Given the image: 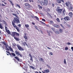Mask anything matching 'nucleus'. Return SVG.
Wrapping results in <instances>:
<instances>
[{
	"mask_svg": "<svg viewBox=\"0 0 73 73\" xmlns=\"http://www.w3.org/2000/svg\"><path fill=\"white\" fill-rule=\"evenodd\" d=\"M56 11L57 12V13L58 14H61L62 12V15L63 16L65 15V13H66V11L65 9L63 10V9H60V7H58L56 9Z\"/></svg>",
	"mask_w": 73,
	"mask_h": 73,
	"instance_id": "f257e3e1",
	"label": "nucleus"
},
{
	"mask_svg": "<svg viewBox=\"0 0 73 73\" xmlns=\"http://www.w3.org/2000/svg\"><path fill=\"white\" fill-rule=\"evenodd\" d=\"M2 21L4 23V24L5 25V30L6 32L8 34H9L10 35H11V32H10L9 30H8V28H7V27H6V26H7L8 25L7 23V22H6L4 20H3Z\"/></svg>",
	"mask_w": 73,
	"mask_h": 73,
	"instance_id": "f03ea898",
	"label": "nucleus"
},
{
	"mask_svg": "<svg viewBox=\"0 0 73 73\" xmlns=\"http://www.w3.org/2000/svg\"><path fill=\"white\" fill-rule=\"evenodd\" d=\"M24 5L26 7H26V9L28 10H30L32 8V6L28 3H25Z\"/></svg>",
	"mask_w": 73,
	"mask_h": 73,
	"instance_id": "7ed1b4c3",
	"label": "nucleus"
},
{
	"mask_svg": "<svg viewBox=\"0 0 73 73\" xmlns=\"http://www.w3.org/2000/svg\"><path fill=\"white\" fill-rule=\"evenodd\" d=\"M15 23H14L13 21H12V24L13 26L14 27V28H15V29L17 30V31L18 32H20V29L19 28V27L16 26V25L15 24Z\"/></svg>",
	"mask_w": 73,
	"mask_h": 73,
	"instance_id": "20e7f679",
	"label": "nucleus"
},
{
	"mask_svg": "<svg viewBox=\"0 0 73 73\" xmlns=\"http://www.w3.org/2000/svg\"><path fill=\"white\" fill-rule=\"evenodd\" d=\"M13 21L14 23H17V24L20 23V20H19V19L18 18L16 17L14 18Z\"/></svg>",
	"mask_w": 73,
	"mask_h": 73,
	"instance_id": "39448f33",
	"label": "nucleus"
},
{
	"mask_svg": "<svg viewBox=\"0 0 73 73\" xmlns=\"http://www.w3.org/2000/svg\"><path fill=\"white\" fill-rule=\"evenodd\" d=\"M41 4L42 5H48V0H44V2H41Z\"/></svg>",
	"mask_w": 73,
	"mask_h": 73,
	"instance_id": "423d86ee",
	"label": "nucleus"
},
{
	"mask_svg": "<svg viewBox=\"0 0 73 73\" xmlns=\"http://www.w3.org/2000/svg\"><path fill=\"white\" fill-rule=\"evenodd\" d=\"M15 52L17 56H20V57H22V54H21L20 53V52H19L17 50H16L15 51Z\"/></svg>",
	"mask_w": 73,
	"mask_h": 73,
	"instance_id": "0eeeda50",
	"label": "nucleus"
},
{
	"mask_svg": "<svg viewBox=\"0 0 73 73\" xmlns=\"http://www.w3.org/2000/svg\"><path fill=\"white\" fill-rule=\"evenodd\" d=\"M17 47L19 50H24V49L23 48H22L21 46H20L19 45H17Z\"/></svg>",
	"mask_w": 73,
	"mask_h": 73,
	"instance_id": "6e6552de",
	"label": "nucleus"
},
{
	"mask_svg": "<svg viewBox=\"0 0 73 73\" xmlns=\"http://www.w3.org/2000/svg\"><path fill=\"white\" fill-rule=\"evenodd\" d=\"M43 73H47L49 72V70L48 69H46L44 70V71H42Z\"/></svg>",
	"mask_w": 73,
	"mask_h": 73,
	"instance_id": "1a4fd4ad",
	"label": "nucleus"
},
{
	"mask_svg": "<svg viewBox=\"0 0 73 73\" xmlns=\"http://www.w3.org/2000/svg\"><path fill=\"white\" fill-rule=\"evenodd\" d=\"M29 56L30 57V61H31L32 62H33V57H32V55L30 54H29Z\"/></svg>",
	"mask_w": 73,
	"mask_h": 73,
	"instance_id": "9d476101",
	"label": "nucleus"
},
{
	"mask_svg": "<svg viewBox=\"0 0 73 73\" xmlns=\"http://www.w3.org/2000/svg\"><path fill=\"white\" fill-rule=\"evenodd\" d=\"M64 19L65 20H67V21H69L70 20V18L68 16H66L64 18Z\"/></svg>",
	"mask_w": 73,
	"mask_h": 73,
	"instance_id": "9b49d317",
	"label": "nucleus"
},
{
	"mask_svg": "<svg viewBox=\"0 0 73 73\" xmlns=\"http://www.w3.org/2000/svg\"><path fill=\"white\" fill-rule=\"evenodd\" d=\"M3 44L5 45V47L8 51H9V48H8L7 47H8V45H6V44H5V42H2Z\"/></svg>",
	"mask_w": 73,
	"mask_h": 73,
	"instance_id": "f8f14e48",
	"label": "nucleus"
},
{
	"mask_svg": "<svg viewBox=\"0 0 73 73\" xmlns=\"http://www.w3.org/2000/svg\"><path fill=\"white\" fill-rule=\"evenodd\" d=\"M15 33H16V32H12L11 33V35L12 37H15Z\"/></svg>",
	"mask_w": 73,
	"mask_h": 73,
	"instance_id": "ddd939ff",
	"label": "nucleus"
},
{
	"mask_svg": "<svg viewBox=\"0 0 73 73\" xmlns=\"http://www.w3.org/2000/svg\"><path fill=\"white\" fill-rule=\"evenodd\" d=\"M25 25L26 28L27 29H28V30H29V28H29V25L25 24Z\"/></svg>",
	"mask_w": 73,
	"mask_h": 73,
	"instance_id": "4468645a",
	"label": "nucleus"
},
{
	"mask_svg": "<svg viewBox=\"0 0 73 73\" xmlns=\"http://www.w3.org/2000/svg\"><path fill=\"white\" fill-rule=\"evenodd\" d=\"M25 35L23 36L24 38H25V39L27 40V39H28V37L27 36V34L25 33L24 34Z\"/></svg>",
	"mask_w": 73,
	"mask_h": 73,
	"instance_id": "2eb2a0df",
	"label": "nucleus"
},
{
	"mask_svg": "<svg viewBox=\"0 0 73 73\" xmlns=\"http://www.w3.org/2000/svg\"><path fill=\"white\" fill-rule=\"evenodd\" d=\"M39 61H41V62H44V59H43L41 58H40Z\"/></svg>",
	"mask_w": 73,
	"mask_h": 73,
	"instance_id": "dca6fc26",
	"label": "nucleus"
},
{
	"mask_svg": "<svg viewBox=\"0 0 73 73\" xmlns=\"http://www.w3.org/2000/svg\"><path fill=\"white\" fill-rule=\"evenodd\" d=\"M8 48L10 49V51H12V52H13V49L12 48L11 46H9Z\"/></svg>",
	"mask_w": 73,
	"mask_h": 73,
	"instance_id": "f3484780",
	"label": "nucleus"
},
{
	"mask_svg": "<svg viewBox=\"0 0 73 73\" xmlns=\"http://www.w3.org/2000/svg\"><path fill=\"white\" fill-rule=\"evenodd\" d=\"M10 56H16V54L13 53H10Z\"/></svg>",
	"mask_w": 73,
	"mask_h": 73,
	"instance_id": "a211bd4d",
	"label": "nucleus"
},
{
	"mask_svg": "<svg viewBox=\"0 0 73 73\" xmlns=\"http://www.w3.org/2000/svg\"><path fill=\"white\" fill-rule=\"evenodd\" d=\"M53 27H55V28H59V27H60L59 25H54Z\"/></svg>",
	"mask_w": 73,
	"mask_h": 73,
	"instance_id": "6ab92c4d",
	"label": "nucleus"
},
{
	"mask_svg": "<svg viewBox=\"0 0 73 73\" xmlns=\"http://www.w3.org/2000/svg\"><path fill=\"white\" fill-rule=\"evenodd\" d=\"M15 59H16L17 61H20V59H19V58H18L17 56H15Z\"/></svg>",
	"mask_w": 73,
	"mask_h": 73,
	"instance_id": "aec40b11",
	"label": "nucleus"
},
{
	"mask_svg": "<svg viewBox=\"0 0 73 73\" xmlns=\"http://www.w3.org/2000/svg\"><path fill=\"white\" fill-rule=\"evenodd\" d=\"M9 3H11L10 4H11L12 6H14V4L13 3V2L11 0H9Z\"/></svg>",
	"mask_w": 73,
	"mask_h": 73,
	"instance_id": "412c9836",
	"label": "nucleus"
},
{
	"mask_svg": "<svg viewBox=\"0 0 73 73\" xmlns=\"http://www.w3.org/2000/svg\"><path fill=\"white\" fill-rule=\"evenodd\" d=\"M70 4V3L66 2V6L67 7H69V5Z\"/></svg>",
	"mask_w": 73,
	"mask_h": 73,
	"instance_id": "4be33fe9",
	"label": "nucleus"
},
{
	"mask_svg": "<svg viewBox=\"0 0 73 73\" xmlns=\"http://www.w3.org/2000/svg\"><path fill=\"white\" fill-rule=\"evenodd\" d=\"M14 38L15 39V40H16V41H19V38H16L15 37H14Z\"/></svg>",
	"mask_w": 73,
	"mask_h": 73,
	"instance_id": "5701e85b",
	"label": "nucleus"
},
{
	"mask_svg": "<svg viewBox=\"0 0 73 73\" xmlns=\"http://www.w3.org/2000/svg\"><path fill=\"white\" fill-rule=\"evenodd\" d=\"M69 15L71 17H72V15H73V14H72V12H71L69 13Z\"/></svg>",
	"mask_w": 73,
	"mask_h": 73,
	"instance_id": "b1692460",
	"label": "nucleus"
},
{
	"mask_svg": "<svg viewBox=\"0 0 73 73\" xmlns=\"http://www.w3.org/2000/svg\"><path fill=\"white\" fill-rule=\"evenodd\" d=\"M52 31H53L54 32H55V29L54 28L52 27L51 28Z\"/></svg>",
	"mask_w": 73,
	"mask_h": 73,
	"instance_id": "393cba45",
	"label": "nucleus"
},
{
	"mask_svg": "<svg viewBox=\"0 0 73 73\" xmlns=\"http://www.w3.org/2000/svg\"><path fill=\"white\" fill-rule=\"evenodd\" d=\"M29 68H32V69H35V67H34L32 66H30V65H29Z\"/></svg>",
	"mask_w": 73,
	"mask_h": 73,
	"instance_id": "a878e982",
	"label": "nucleus"
},
{
	"mask_svg": "<svg viewBox=\"0 0 73 73\" xmlns=\"http://www.w3.org/2000/svg\"><path fill=\"white\" fill-rule=\"evenodd\" d=\"M59 31L60 33H62L63 32V31L62 30V29H60V30H59Z\"/></svg>",
	"mask_w": 73,
	"mask_h": 73,
	"instance_id": "bb28decb",
	"label": "nucleus"
},
{
	"mask_svg": "<svg viewBox=\"0 0 73 73\" xmlns=\"http://www.w3.org/2000/svg\"><path fill=\"white\" fill-rule=\"evenodd\" d=\"M12 15H14V16H16V17H17V18H18V17H19L18 16H17V14H15L14 13H13L12 14Z\"/></svg>",
	"mask_w": 73,
	"mask_h": 73,
	"instance_id": "cd10ccee",
	"label": "nucleus"
},
{
	"mask_svg": "<svg viewBox=\"0 0 73 73\" xmlns=\"http://www.w3.org/2000/svg\"><path fill=\"white\" fill-rule=\"evenodd\" d=\"M15 35H16V36H20L19 34L16 32H15Z\"/></svg>",
	"mask_w": 73,
	"mask_h": 73,
	"instance_id": "c85d7f7f",
	"label": "nucleus"
},
{
	"mask_svg": "<svg viewBox=\"0 0 73 73\" xmlns=\"http://www.w3.org/2000/svg\"><path fill=\"white\" fill-rule=\"evenodd\" d=\"M0 28L1 29H3V28L2 24H1V23H0Z\"/></svg>",
	"mask_w": 73,
	"mask_h": 73,
	"instance_id": "c756f323",
	"label": "nucleus"
},
{
	"mask_svg": "<svg viewBox=\"0 0 73 73\" xmlns=\"http://www.w3.org/2000/svg\"><path fill=\"white\" fill-rule=\"evenodd\" d=\"M56 20L58 23H60V19H59V18H57L56 19Z\"/></svg>",
	"mask_w": 73,
	"mask_h": 73,
	"instance_id": "7c9ffc66",
	"label": "nucleus"
},
{
	"mask_svg": "<svg viewBox=\"0 0 73 73\" xmlns=\"http://www.w3.org/2000/svg\"><path fill=\"white\" fill-rule=\"evenodd\" d=\"M54 33H55L56 34H57V35H58L59 34V32L58 31H55V32H54Z\"/></svg>",
	"mask_w": 73,
	"mask_h": 73,
	"instance_id": "2f4dec72",
	"label": "nucleus"
},
{
	"mask_svg": "<svg viewBox=\"0 0 73 73\" xmlns=\"http://www.w3.org/2000/svg\"><path fill=\"white\" fill-rule=\"evenodd\" d=\"M16 7H19V8H21L20 6V5H18V4H17L16 5Z\"/></svg>",
	"mask_w": 73,
	"mask_h": 73,
	"instance_id": "473e14b6",
	"label": "nucleus"
},
{
	"mask_svg": "<svg viewBox=\"0 0 73 73\" xmlns=\"http://www.w3.org/2000/svg\"><path fill=\"white\" fill-rule=\"evenodd\" d=\"M70 9H71V10H72V11H73V7L71 6H70Z\"/></svg>",
	"mask_w": 73,
	"mask_h": 73,
	"instance_id": "72a5a7b5",
	"label": "nucleus"
},
{
	"mask_svg": "<svg viewBox=\"0 0 73 73\" xmlns=\"http://www.w3.org/2000/svg\"><path fill=\"white\" fill-rule=\"evenodd\" d=\"M35 18L37 20H38V21H39V19L38 18V17L37 16L35 17Z\"/></svg>",
	"mask_w": 73,
	"mask_h": 73,
	"instance_id": "f704fd0d",
	"label": "nucleus"
},
{
	"mask_svg": "<svg viewBox=\"0 0 73 73\" xmlns=\"http://www.w3.org/2000/svg\"><path fill=\"white\" fill-rule=\"evenodd\" d=\"M48 15H49V16H50V18H51V19H52V18H53V17H52L51 16V15H50V14H49V13H48Z\"/></svg>",
	"mask_w": 73,
	"mask_h": 73,
	"instance_id": "c9c22d12",
	"label": "nucleus"
},
{
	"mask_svg": "<svg viewBox=\"0 0 73 73\" xmlns=\"http://www.w3.org/2000/svg\"><path fill=\"white\" fill-rule=\"evenodd\" d=\"M57 2L58 3H60V4L61 3V2L60 0H57Z\"/></svg>",
	"mask_w": 73,
	"mask_h": 73,
	"instance_id": "e433bc0d",
	"label": "nucleus"
},
{
	"mask_svg": "<svg viewBox=\"0 0 73 73\" xmlns=\"http://www.w3.org/2000/svg\"><path fill=\"white\" fill-rule=\"evenodd\" d=\"M64 64H66V59H64Z\"/></svg>",
	"mask_w": 73,
	"mask_h": 73,
	"instance_id": "4c0bfd02",
	"label": "nucleus"
},
{
	"mask_svg": "<svg viewBox=\"0 0 73 73\" xmlns=\"http://www.w3.org/2000/svg\"><path fill=\"white\" fill-rule=\"evenodd\" d=\"M47 33L48 34L49 36H50V32H49L47 31Z\"/></svg>",
	"mask_w": 73,
	"mask_h": 73,
	"instance_id": "58836bf2",
	"label": "nucleus"
},
{
	"mask_svg": "<svg viewBox=\"0 0 73 73\" xmlns=\"http://www.w3.org/2000/svg\"><path fill=\"white\" fill-rule=\"evenodd\" d=\"M60 26H61V27L62 28H63V29H64V26L63 25H62V24H60Z\"/></svg>",
	"mask_w": 73,
	"mask_h": 73,
	"instance_id": "ea45409f",
	"label": "nucleus"
},
{
	"mask_svg": "<svg viewBox=\"0 0 73 73\" xmlns=\"http://www.w3.org/2000/svg\"><path fill=\"white\" fill-rule=\"evenodd\" d=\"M40 23H42V24H44V25H45V23L42 22V21H40Z\"/></svg>",
	"mask_w": 73,
	"mask_h": 73,
	"instance_id": "a19ab883",
	"label": "nucleus"
},
{
	"mask_svg": "<svg viewBox=\"0 0 73 73\" xmlns=\"http://www.w3.org/2000/svg\"><path fill=\"white\" fill-rule=\"evenodd\" d=\"M0 5L1 6H5V5H4L3 4H1V3H0Z\"/></svg>",
	"mask_w": 73,
	"mask_h": 73,
	"instance_id": "79ce46f5",
	"label": "nucleus"
},
{
	"mask_svg": "<svg viewBox=\"0 0 73 73\" xmlns=\"http://www.w3.org/2000/svg\"><path fill=\"white\" fill-rule=\"evenodd\" d=\"M68 50V47H66L65 48V50Z\"/></svg>",
	"mask_w": 73,
	"mask_h": 73,
	"instance_id": "37998d69",
	"label": "nucleus"
},
{
	"mask_svg": "<svg viewBox=\"0 0 73 73\" xmlns=\"http://www.w3.org/2000/svg\"><path fill=\"white\" fill-rule=\"evenodd\" d=\"M35 28L37 30H38V28H37V27L36 26H35Z\"/></svg>",
	"mask_w": 73,
	"mask_h": 73,
	"instance_id": "c03bdc74",
	"label": "nucleus"
},
{
	"mask_svg": "<svg viewBox=\"0 0 73 73\" xmlns=\"http://www.w3.org/2000/svg\"><path fill=\"white\" fill-rule=\"evenodd\" d=\"M2 0L1 1L2 2V3H4V2H5V0Z\"/></svg>",
	"mask_w": 73,
	"mask_h": 73,
	"instance_id": "a18cd8bd",
	"label": "nucleus"
},
{
	"mask_svg": "<svg viewBox=\"0 0 73 73\" xmlns=\"http://www.w3.org/2000/svg\"><path fill=\"white\" fill-rule=\"evenodd\" d=\"M50 54H51V56H53V53H52V52H50Z\"/></svg>",
	"mask_w": 73,
	"mask_h": 73,
	"instance_id": "49530a36",
	"label": "nucleus"
},
{
	"mask_svg": "<svg viewBox=\"0 0 73 73\" xmlns=\"http://www.w3.org/2000/svg\"><path fill=\"white\" fill-rule=\"evenodd\" d=\"M47 67H48V68H50V66H49V65H48V64H47Z\"/></svg>",
	"mask_w": 73,
	"mask_h": 73,
	"instance_id": "de8ad7c7",
	"label": "nucleus"
},
{
	"mask_svg": "<svg viewBox=\"0 0 73 73\" xmlns=\"http://www.w3.org/2000/svg\"><path fill=\"white\" fill-rule=\"evenodd\" d=\"M18 27H21V24H19L18 25Z\"/></svg>",
	"mask_w": 73,
	"mask_h": 73,
	"instance_id": "09e8293b",
	"label": "nucleus"
},
{
	"mask_svg": "<svg viewBox=\"0 0 73 73\" xmlns=\"http://www.w3.org/2000/svg\"><path fill=\"white\" fill-rule=\"evenodd\" d=\"M6 52L7 53H8L9 54V55H10V54H11V53H10V52H9V51H6Z\"/></svg>",
	"mask_w": 73,
	"mask_h": 73,
	"instance_id": "8fccbe9b",
	"label": "nucleus"
},
{
	"mask_svg": "<svg viewBox=\"0 0 73 73\" xmlns=\"http://www.w3.org/2000/svg\"><path fill=\"white\" fill-rule=\"evenodd\" d=\"M42 20L43 21H45V19H42Z\"/></svg>",
	"mask_w": 73,
	"mask_h": 73,
	"instance_id": "3c124183",
	"label": "nucleus"
},
{
	"mask_svg": "<svg viewBox=\"0 0 73 73\" xmlns=\"http://www.w3.org/2000/svg\"><path fill=\"white\" fill-rule=\"evenodd\" d=\"M13 46H16V44H13Z\"/></svg>",
	"mask_w": 73,
	"mask_h": 73,
	"instance_id": "603ef678",
	"label": "nucleus"
},
{
	"mask_svg": "<svg viewBox=\"0 0 73 73\" xmlns=\"http://www.w3.org/2000/svg\"><path fill=\"white\" fill-rule=\"evenodd\" d=\"M50 23L51 24H53V21H50Z\"/></svg>",
	"mask_w": 73,
	"mask_h": 73,
	"instance_id": "864d4df0",
	"label": "nucleus"
},
{
	"mask_svg": "<svg viewBox=\"0 0 73 73\" xmlns=\"http://www.w3.org/2000/svg\"><path fill=\"white\" fill-rule=\"evenodd\" d=\"M67 44L68 45H70V42H67Z\"/></svg>",
	"mask_w": 73,
	"mask_h": 73,
	"instance_id": "5fc2aeb1",
	"label": "nucleus"
},
{
	"mask_svg": "<svg viewBox=\"0 0 73 73\" xmlns=\"http://www.w3.org/2000/svg\"><path fill=\"white\" fill-rule=\"evenodd\" d=\"M23 44L24 46H25V42L24 43H23Z\"/></svg>",
	"mask_w": 73,
	"mask_h": 73,
	"instance_id": "6e6d98bb",
	"label": "nucleus"
},
{
	"mask_svg": "<svg viewBox=\"0 0 73 73\" xmlns=\"http://www.w3.org/2000/svg\"><path fill=\"white\" fill-rule=\"evenodd\" d=\"M60 1H62V3H64V0H60Z\"/></svg>",
	"mask_w": 73,
	"mask_h": 73,
	"instance_id": "4d7b16f0",
	"label": "nucleus"
},
{
	"mask_svg": "<svg viewBox=\"0 0 73 73\" xmlns=\"http://www.w3.org/2000/svg\"><path fill=\"white\" fill-rule=\"evenodd\" d=\"M28 62H29V63L30 64H31V62L28 61Z\"/></svg>",
	"mask_w": 73,
	"mask_h": 73,
	"instance_id": "13d9d810",
	"label": "nucleus"
},
{
	"mask_svg": "<svg viewBox=\"0 0 73 73\" xmlns=\"http://www.w3.org/2000/svg\"><path fill=\"white\" fill-rule=\"evenodd\" d=\"M47 11H50V9L49 8H48Z\"/></svg>",
	"mask_w": 73,
	"mask_h": 73,
	"instance_id": "bf43d9fd",
	"label": "nucleus"
},
{
	"mask_svg": "<svg viewBox=\"0 0 73 73\" xmlns=\"http://www.w3.org/2000/svg\"><path fill=\"white\" fill-rule=\"evenodd\" d=\"M25 44L27 46H28V44H27V43H26V42H25Z\"/></svg>",
	"mask_w": 73,
	"mask_h": 73,
	"instance_id": "052dcab7",
	"label": "nucleus"
},
{
	"mask_svg": "<svg viewBox=\"0 0 73 73\" xmlns=\"http://www.w3.org/2000/svg\"><path fill=\"white\" fill-rule=\"evenodd\" d=\"M71 49L72 51H73V47H72L71 48Z\"/></svg>",
	"mask_w": 73,
	"mask_h": 73,
	"instance_id": "680f3d73",
	"label": "nucleus"
},
{
	"mask_svg": "<svg viewBox=\"0 0 73 73\" xmlns=\"http://www.w3.org/2000/svg\"><path fill=\"white\" fill-rule=\"evenodd\" d=\"M52 7H54V4L52 3Z\"/></svg>",
	"mask_w": 73,
	"mask_h": 73,
	"instance_id": "e2e57ef3",
	"label": "nucleus"
},
{
	"mask_svg": "<svg viewBox=\"0 0 73 73\" xmlns=\"http://www.w3.org/2000/svg\"><path fill=\"white\" fill-rule=\"evenodd\" d=\"M32 24L33 25H35V23L34 22H32Z\"/></svg>",
	"mask_w": 73,
	"mask_h": 73,
	"instance_id": "0e129e2a",
	"label": "nucleus"
},
{
	"mask_svg": "<svg viewBox=\"0 0 73 73\" xmlns=\"http://www.w3.org/2000/svg\"><path fill=\"white\" fill-rule=\"evenodd\" d=\"M47 48L48 49H51V48H50L49 47H47Z\"/></svg>",
	"mask_w": 73,
	"mask_h": 73,
	"instance_id": "69168bd1",
	"label": "nucleus"
},
{
	"mask_svg": "<svg viewBox=\"0 0 73 73\" xmlns=\"http://www.w3.org/2000/svg\"><path fill=\"white\" fill-rule=\"evenodd\" d=\"M63 23H64V24H66V22L65 21H64L63 22Z\"/></svg>",
	"mask_w": 73,
	"mask_h": 73,
	"instance_id": "338daca9",
	"label": "nucleus"
},
{
	"mask_svg": "<svg viewBox=\"0 0 73 73\" xmlns=\"http://www.w3.org/2000/svg\"><path fill=\"white\" fill-rule=\"evenodd\" d=\"M35 73H39L38 72H37V71H35Z\"/></svg>",
	"mask_w": 73,
	"mask_h": 73,
	"instance_id": "774afa93",
	"label": "nucleus"
}]
</instances>
